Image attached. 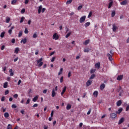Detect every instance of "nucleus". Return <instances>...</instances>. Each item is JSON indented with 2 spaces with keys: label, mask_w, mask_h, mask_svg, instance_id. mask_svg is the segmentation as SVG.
Segmentation results:
<instances>
[{
  "label": "nucleus",
  "mask_w": 129,
  "mask_h": 129,
  "mask_svg": "<svg viewBox=\"0 0 129 129\" xmlns=\"http://www.w3.org/2000/svg\"><path fill=\"white\" fill-rule=\"evenodd\" d=\"M12 32H13V30L12 29H10L8 31V33H9V35H12Z\"/></svg>",
  "instance_id": "52"
},
{
  "label": "nucleus",
  "mask_w": 129,
  "mask_h": 129,
  "mask_svg": "<svg viewBox=\"0 0 129 129\" xmlns=\"http://www.w3.org/2000/svg\"><path fill=\"white\" fill-rule=\"evenodd\" d=\"M91 83H92V81L89 80L86 82V86H90L91 85Z\"/></svg>",
  "instance_id": "13"
},
{
  "label": "nucleus",
  "mask_w": 129,
  "mask_h": 129,
  "mask_svg": "<svg viewBox=\"0 0 129 129\" xmlns=\"http://www.w3.org/2000/svg\"><path fill=\"white\" fill-rule=\"evenodd\" d=\"M37 37H38V35H37V34H36V33H34L33 35V39H36V38H37Z\"/></svg>",
  "instance_id": "40"
},
{
  "label": "nucleus",
  "mask_w": 129,
  "mask_h": 129,
  "mask_svg": "<svg viewBox=\"0 0 129 129\" xmlns=\"http://www.w3.org/2000/svg\"><path fill=\"white\" fill-rule=\"evenodd\" d=\"M62 72H63V68H60L58 75H61V74H62Z\"/></svg>",
  "instance_id": "31"
},
{
  "label": "nucleus",
  "mask_w": 129,
  "mask_h": 129,
  "mask_svg": "<svg viewBox=\"0 0 129 129\" xmlns=\"http://www.w3.org/2000/svg\"><path fill=\"white\" fill-rule=\"evenodd\" d=\"M119 92V96H121L122 93L123 92V90L120 91Z\"/></svg>",
  "instance_id": "45"
},
{
  "label": "nucleus",
  "mask_w": 129,
  "mask_h": 129,
  "mask_svg": "<svg viewBox=\"0 0 129 129\" xmlns=\"http://www.w3.org/2000/svg\"><path fill=\"white\" fill-rule=\"evenodd\" d=\"M55 54V51H52L49 54V56H52V55H54Z\"/></svg>",
  "instance_id": "59"
},
{
  "label": "nucleus",
  "mask_w": 129,
  "mask_h": 129,
  "mask_svg": "<svg viewBox=\"0 0 129 129\" xmlns=\"http://www.w3.org/2000/svg\"><path fill=\"white\" fill-rule=\"evenodd\" d=\"M63 76L61 77L60 79V83H62L63 82Z\"/></svg>",
  "instance_id": "50"
},
{
  "label": "nucleus",
  "mask_w": 129,
  "mask_h": 129,
  "mask_svg": "<svg viewBox=\"0 0 129 129\" xmlns=\"http://www.w3.org/2000/svg\"><path fill=\"white\" fill-rule=\"evenodd\" d=\"M20 43H23V44H26L27 43V38H24L21 40Z\"/></svg>",
  "instance_id": "21"
},
{
  "label": "nucleus",
  "mask_w": 129,
  "mask_h": 129,
  "mask_svg": "<svg viewBox=\"0 0 129 129\" xmlns=\"http://www.w3.org/2000/svg\"><path fill=\"white\" fill-rule=\"evenodd\" d=\"M12 108H17V106L16 105V104H13L12 105Z\"/></svg>",
  "instance_id": "53"
},
{
  "label": "nucleus",
  "mask_w": 129,
  "mask_h": 129,
  "mask_svg": "<svg viewBox=\"0 0 129 129\" xmlns=\"http://www.w3.org/2000/svg\"><path fill=\"white\" fill-rule=\"evenodd\" d=\"M91 112V109H90L89 110V111H88V112L87 113V114L88 115H89V114H90Z\"/></svg>",
  "instance_id": "54"
},
{
  "label": "nucleus",
  "mask_w": 129,
  "mask_h": 129,
  "mask_svg": "<svg viewBox=\"0 0 129 129\" xmlns=\"http://www.w3.org/2000/svg\"><path fill=\"white\" fill-rule=\"evenodd\" d=\"M110 2L109 3V5H108V9H110V8H111V7L112 6V5L113 4V1H110Z\"/></svg>",
  "instance_id": "19"
},
{
  "label": "nucleus",
  "mask_w": 129,
  "mask_h": 129,
  "mask_svg": "<svg viewBox=\"0 0 129 129\" xmlns=\"http://www.w3.org/2000/svg\"><path fill=\"white\" fill-rule=\"evenodd\" d=\"M22 83V80H19L18 82V85H20V84H21V83Z\"/></svg>",
  "instance_id": "60"
},
{
  "label": "nucleus",
  "mask_w": 129,
  "mask_h": 129,
  "mask_svg": "<svg viewBox=\"0 0 129 129\" xmlns=\"http://www.w3.org/2000/svg\"><path fill=\"white\" fill-rule=\"evenodd\" d=\"M30 101H31V99H28L27 101H26V104H29V103H30Z\"/></svg>",
  "instance_id": "56"
},
{
  "label": "nucleus",
  "mask_w": 129,
  "mask_h": 129,
  "mask_svg": "<svg viewBox=\"0 0 129 129\" xmlns=\"http://www.w3.org/2000/svg\"><path fill=\"white\" fill-rule=\"evenodd\" d=\"M121 100H119L117 102H116V105L117 106H120V105H121Z\"/></svg>",
  "instance_id": "17"
},
{
  "label": "nucleus",
  "mask_w": 129,
  "mask_h": 129,
  "mask_svg": "<svg viewBox=\"0 0 129 129\" xmlns=\"http://www.w3.org/2000/svg\"><path fill=\"white\" fill-rule=\"evenodd\" d=\"M121 86H119L118 89H117L118 92H119L120 91H121Z\"/></svg>",
  "instance_id": "46"
},
{
  "label": "nucleus",
  "mask_w": 129,
  "mask_h": 129,
  "mask_svg": "<svg viewBox=\"0 0 129 129\" xmlns=\"http://www.w3.org/2000/svg\"><path fill=\"white\" fill-rule=\"evenodd\" d=\"M121 111H122V108H120L116 112V113L119 114Z\"/></svg>",
  "instance_id": "20"
},
{
  "label": "nucleus",
  "mask_w": 129,
  "mask_h": 129,
  "mask_svg": "<svg viewBox=\"0 0 129 129\" xmlns=\"http://www.w3.org/2000/svg\"><path fill=\"white\" fill-rule=\"evenodd\" d=\"M25 12H26V9H23L21 10V14H25Z\"/></svg>",
  "instance_id": "44"
},
{
  "label": "nucleus",
  "mask_w": 129,
  "mask_h": 129,
  "mask_svg": "<svg viewBox=\"0 0 129 129\" xmlns=\"http://www.w3.org/2000/svg\"><path fill=\"white\" fill-rule=\"evenodd\" d=\"M127 4V0H124L120 3L121 6H125Z\"/></svg>",
  "instance_id": "8"
},
{
  "label": "nucleus",
  "mask_w": 129,
  "mask_h": 129,
  "mask_svg": "<svg viewBox=\"0 0 129 129\" xmlns=\"http://www.w3.org/2000/svg\"><path fill=\"white\" fill-rule=\"evenodd\" d=\"M94 77H95V75L94 74L92 75L89 78L90 80H92V79H94Z\"/></svg>",
  "instance_id": "33"
},
{
  "label": "nucleus",
  "mask_w": 129,
  "mask_h": 129,
  "mask_svg": "<svg viewBox=\"0 0 129 129\" xmlns=\"http://www.w3.org/2000/svg\"><path fill=\"white\" fill-rule=\"evenodd\" d=\"M68 77L70 78L71 77V72H69L68 75Z\"/></svg>",
  "instance_id": "57"
},
{
  "label": "nucleus",
  "mask_w": 129,
  "mask_h": 129,
  "mask_svg": "<svg viewBox=\"0 0 129 129\" xmlns=\"http://www.w3.org/2000/svg\"><path fill=\"white\" fill-rule=\"evenodd\" d=\"M85 28H87L89 26H90V22H87L84 25Z\"/></svg>",
  "instance_id": "28"
},
{
  "label": "nucleus",
  "mask_w": 129,
  "mask_h": 129,
  "mask_svg": "<svg viewBox=\"0 0 129 129\" xmlns=\"http://www.w3.org/2000/svg\"><path fill=\"white\" fill-rule=\"evenodd\" d=\"M124 121V118L122 117L119 120V121L118 122V124H121V123H122V122H123Z\"/></svg>",
  "instance_id": "11"
},
{
  "label": "nucleus",
  "mask_w": 129,
  "mask_h": 129,
  "mask_svg": "<svg viewBox=\"0 0 129 129\" xmlns=\"http://www.w3.org/2000/svg\"><path fill=\"white\" fill-rule=\"evenodd\" d=\"M89 42H90V40L89 39L85 40V41L84 42V44L85 45H88V44H89Z\"/></svg>",
  "instance_id": "26"
},
{
  "label": "nucleus",
  "mask_w": 129,
  "mask_h": 129,
  "mask_svg": "<svg viewBox=\"0 0 129 129\" xmlns=\"http://www.w3.org/2000/svg\"><path fill=\"white\" fill-rule=\"evenodd\" d=\"M71 108V105L68 104L67 106V110H69Z\"/></svg>",
  "instance_id": "29"
},
{
  "label": "nucleus",
  "mask_w": 129,
  "mask_h": 129,
  "mask_svg": "<svg viewBox=\"0 0 129 129\" xmlns=\"http://www.w3.org/2000/svg\"><path fill=\"white\" fill-rule=\"evenodd\" d=\"M5 97H2L1 99V101H5Z\"/></svg>",
  "instance_id": "64"
},
{
  "label": "nucleus",
  "mask_w": 129,
  "mask_h": 129,
  "mask_svg": "<svg viewBox=\"0 0 129 129\" xmlns=\"http://www.w3.org/2000/svg\"><path fill=\"white\" fill-rule=\"evenodd\" d=\"M84 51L85 52H89V48H87V49H85Z\"/></svg>",
  "instance_id": "55"
},
{
  "label": "nucleus",
  "mask_w": 129,
  "mask_h": 129,
  "mask_svg": "<svg viewBox=\"0 0 129 129\" xmlns=\"http://www.w3.org/2000/svg\"><path fill=\"white\" fill-rule=\"evenodd\" d=\"M37 106H38V104H34L33 105L32 107H37Z\"/></svg>",
  "instance_id": "63"
},
{
  "label": "nucleus",
  "mask_w": 129,
  "mask_h": 129,
  "mask_svg": "<svg viewBox=\"0 0 129 129\" xmlns=\"http://www.w3.org/2000/svg\"><path fill=\"white\" fill-rule=\"evenodd\" d=\"M93 95L94 97H97L98 96V91H95L93 92Z\"/></svg>",
  "instance_id": "14"
},
{
  "label": "nucleus",
  "mask_w": 129,
  "mask_h": 129,
  "mask_svg": "<svg viewBox=\"0 0 129 129\" xmlns=\"http://www.w3.org/2000/svg\"><path fill=\"white\" fill-rule=\"evenodd\" d=\"M0 37L1 38H4V37H5V32H3L1 33Z\"/></svg>",
  "instance_id": "37"
},
{
  "label": "nucleus",
  "mask_w": 129,
  "mask_h": 129,
  "mask_svg": "<svg viewBox=\"0 0 129 129\" xmlns=\"http://www.w3.org/2000/svg\"><path fill=\"white\" fill-rule=\"evenodd\" d=\"M19 51H20V48L19 47H17L15 49L14 53H16V54H18V53H19Z\"/></svg>",
  "instance_id": "22"
},
{
  "label": "nucleus",
  "mask_w": 129,
  "mask_h": 129,
  "mask_svg": "<svg viewBox=\"0 0 129 129\" xmlns=\"http://www.w3.org/2000/svg\"><path fill=\"white\" fill-rule=\"evenodd\" d=\"M9 90H7L5 91V95H8V94L9 93Z\"/></svg>",
  "instance_id": "58"
},
{
  "label": "nucleus",
  "mask_w": 129,
  "mask_h": 129,
  "mask_svg": "<svg viewBox=\"0 0 129 129\" xmlns=\"http://www.w3.org/2000/svg\"><path fill=\"white\" fill-rule=\"evenodd\" d=\"M22 35H23V32L20 31L18 34V37H22Z\"/></svg>",
  "instance_id": "38"
},
{
  "label": "nucleus",
  "mask_w": 129,
  "mask_h": 129,
  "mask_svg": "<svg viewBox=\"0 0 129 129\" xmlns=\"http://www.w3.org/2000/svg\"><path fill=\"white\" fill-rule=\"evenodd\" d=\"M7 129H12V125H11V124H9Z\"/></svg>",
  "instance_id": "42"
},
{
  "label": "nucleus",
  "mask_w": 129,
  "mask_h": 129,
  "mask_svg": "<svg viewBox=\"0 0 129 129\" xmlns=\"http://www.w3.org/2000/svg\"><path fill=\"white\" fill-rule=\"evenodd\" d=\"M55 95H56V92H55V90L53 89L52 91L51 96L52 97H55Z\"/></svg>",
  "instance_id": "15"
},
{
  "label": "nucleus",
  "mask_w": 129,
  "mask_h": 129,
  "mask_svg": "<svg viewBox=\"0 0 129 129\" xmlns=\"http://www.w3.org/2000/svg\"><path fill=\"white\" fill-rule=\"evenodd\" d=\"M55 59H56V57H55V56L53 57L51 60V61L54 62V61H55Z\"/></svg>",
  "instance_id": "49"
},
{
  "label": "nucleus",
  "mask_w": 129,
  "mask_h": 129,
  "mask_svg": "<svg viewBox=\"0 0 129 129\" xmlns=\"http://www.w3.org/2000/svg\"><path fill=\"white\" fill-rule=\"evenodd\" d=\"M9 73H10V76H14V72H13L12 69H10Z\"/></svg>",
  "instance_id": "24"
},
{
  "label": "nucleus",
  "mask_w": 129,
  "mask_h": 129,
  "mask_svg": "<svg viewBox=\"0 0 129 129\" xmlns=\"http://www.w3.org/2000/svg\"><path fill=\"white\" fill-rule=\"evenodd\" d=\"M107 56L108 57V59H109V61H112V60H113L112 55H111V54H110L109 53H107Z\"/></svg>",
  "instance_id": "9"
},
{
  "label": "nucleus",
  "mask_w": 129,
  "mask_h": 129,
  "mask_svg": "<svg viewBox=\"0 0 129 129\" xmlns=\"http://www.w3.org/2000/svg\"><path fill=\"white\" fill-rule=\"evenodd\" d=\"M66 89H67V87L66 86H64L63 88H62V91L60 93L61 96H63V95H64V93L66 92Z\"/></svg>",
  "instance_id": "5"
},
{
  "label": "nucleus",
  "mask_w": 129,
  "mask_h": 129,
  "mask_svg": "<svg viewBox=\"0 0 129 129\" xmlns=\"http://www.w3.org/2000/svg\"><path fill=\"white\" fill-rule=\"evenodd\" d=\"M112 27L113 32H115L116 31V29H117V27L115 26V24H113Z\"/></svg>",
  "instance_id": "18"
},
{
  "label": "nucleus",
  "mask_w": 129,
  "mask_h": 129,
  "mask_svg": "<svg viewBox=\"0 0 129 129\" xmlns=\"http://www.w3.org/2000/svg\"><path fill=\"white\" fill-rule=\"evenodd\" d=\"M52 38L54 39L55 40H58V39H59V36H58L56 33H54L53 35Z\"/></svg>",
  "instance_id": "6"
},
{
  "label": "nucleus",
  "mask_w": 129,
  "mask_h": 129,
  "mask_svg": "<svg viewBox=\"0 0 129 129\" xmlns=\"http://www.w3.org/2000/svg\"><path fill=\"white\" fill-rule=\"evenodd\" d=\"M116 116H117V114L116 113H112L110 115V117L111 118H115Z\"/></svg>",
  "instance_id": "4"
},
{
  "label": "nucleus",
  "mask_w": 129,
  "mask_h": 129,
  "mask_svg": "<svg viewBox=\"0 0 129 129\" xmlns=\"http://www.w3.org/2000/svg\"><path fill=\"white\" fill-rule=\"evenodd\" d=\"M3 87L4 88H7L8 87V82H6L4 83Z\"/></svg>",
  "instance_id": "32"
},
{
  "label": "nucleus",
  "mask_w": 129,
  "mask_h": 129,
  "mask_svg": "<svg viewBox=\"0 0 129 129\" xmlns=\"http://www.w3.org/2000/svg\"><path fill=\"white\" fill-rule=\"evenodd\" d=\"M129 110V105H127L126 107V111H128Z\"/></svg>",
  "instance_id": "61"
},
{
  "label": "nucleus",
  "mask_w": 129,
  "mask_h": 129,
  "mask_svg": "<svg viewBox=\"0 0 129 129\" xmlns=\"http://www.w3.org/2000/svg\"><path fill=\"white\" fill-rule=\"evenodd\" d=\"M82 6H80L78 7V11H80V10H81V9H82Z\"/></svg>",
  "instance_id": "51"
},
{
  "label": "nucleus",
  "mask_w": 129,
  "mask_h": 129,
  "mask_svg": "<svg viewBox=\"0 0 129 129\" xmlns=\"http://www.w3.org/2000/svg\"><path fill=\"white\" fill-rule=\"evenodd\" d=\"M86 19V16H84L80 19V23H82L85 22V19Z\"/></svg>",
  "instance_id": "3"
},
{
  "label": "nucleus",
  "mask_w": 129,
  "mask_h": 129,
  "mask_svg": "<svg viewBox=\"0 0 129 129\" xmlns=\"http://www.w3.org/2000/svg\"><path fill=\"white\" fill-rule=\"evenodd\" d=\"M29 0H25V4L28 5L29 4Z\"/></svg>",
  "instance_id": "62"
},
{
  "label": "nucleus",
  "mask_w": 129,
  "mask_h": 129,
  "mask_svg": "<svg viewBox=\"0 0 129 129\" xmlns=\"http://www.w3.org/2000/svg\"><path fill=\"white\" fill-rule=\"evenodd\" d=\"M18 96H19V95H18V94H15V95H13V97L14 98H18Z\"/></svg>",
  "instance_id": "47"
},
{
  "label": "nucleus",
  "mask_w": 129,
  "mask_h": 129,
  "mask_svg": "<svg viewBox=\"0 0 129 129\" xmlns=\"http://www.w3.org/2000/svg\"><path fill=\"white\" fill-rule=\"evenodd\" d=\"M105 88V84H101L100 86V90H103Z\"/></svg>",
  "instance_id": "10"
},
{
  "label": "nucleus",
  "mask_w": 129,
  "mask_h": 129,
  "mask_svg": "<svg viewBox=\"0 0 129 129\" xmlns=\"http://www.w3.org/2000/svg\"><path fill=\"white\" fill-rule=\"evenodd\" d=\"M71 34H72V32H69L66 35V38H69V37H70V36L71 35Z\"/></svg>",
  "instance_id": "27"
},
{
  "label": "nucleus",
  "mask_w": 129,
  "mask_h": 129,
  "mask_svg": "<svg viewBox=\"0 0 129 129\" xmlns=\"http://www.w3.org/2000/svg\"><path fill=\"white\" fill-rule=\"evenodd\" d=\"M123 78V75H119L117 78V80H118L119 81H120V80H122V79Z\"/></svg>",
  "instance_id": "12"
},
{
  "label": "nucleus",
  "mask_w": 129,
  "mask_h": 129,
  "mask_svg": "<svg viewBox=\"0 0 129 129\" xmlns=\"http://www.w3.org/2000/svg\"><path fill=\"white\" fill-rule=\"evenodd\" d=\"M114 16H115V11H112V13H111L112 18H113V17H114Z\"/></svg>",
  "instance_id": "30"
},
{
  "label": "nucleus",
  "mask_w": 129,
  "mask_h": 129,
  "mask_svg": "<svg viewBox=\"0 0 129 129\" xmlns=\"http://www.w3.org/2000/svg\"><path fill=\"white\" fill-rule=\"evenodd\" d=\"M38 98H39V96H38V95L35 96L34 98L33 99V101L34 102H36V101H37V100H38Z\"/></svg>",
  "instance_id": "16"
},
{
  "label": "nucleus",
  "mask_w": 129,
  "mask_h": 129,
  "mask_svg": "<svg viewBox=\"0 0 129 129\" xmlns=\"http://www.w3.org/2000/svg\"><path fill=\"white\" fill-rule=\"evenodd\" d=\"M24 20H25V17H22L21 18L20 23H23V22H24Z\"/></svg>",
  "instance_id": "41"
},
{
  "label": "nucleus",
  "mask_w": 129,
  "mask_h": 129,
  "mask_svg": "<svg viewBox=\"0 0 129 129\" xmlns=\"http://www.w3.org/2000/svg\"><path fill=\"white\" fill-rule=\"evenodd\" d=\"M11 42H12V44H15V43L16 42V39L15 38L12 39Z\"/></svg>",
  "instance_id": "48"
},
{
  "label": "nucleus",
  "mask_w": 129,
  "mask_h": 129,
  "mask_svg": "<svg viewBox=\"0 0 129 129\" xmlns=\"http://www.w3.org/2000/svg\"><path fill=\"white\" fill-rule=\"evenodd\" d=\"M95 68H97V69H100V62H97L95 63Z\"/></svg>",
  "instance_id": "7"
},
{
  "label": "nucleus",
  "mask_w": 129,
  "mask_h": 129,
  "mask_svg": "<svg viewBox=\"0 0 129 129\" xmlns=\"http://www.w3.org/2000/svg\"><path fill=\"white\" fill-rule=\"evenodd\" d=\"M4 116L6 118H8L10 116V114L8 112H5L4 114Z\"/></svg>",
  "instance_id": "23"
},
{
  "label": "nucleus",
  "mask_w": 129,
  "mask_h": 129,
  "mask_svg": "<svg viewBox=\"0 0 129 129\" xmlns=\"http://www.w3.org/2000/svg\"><path fill=\"white\" fill-rule=\"evenodd\" d=\"M17 2H18L17 0H12V1L11 2V5H16V4H17Z\"/></svg>",
  "instance_id": "25"
},
{
  "label": "nucleus",
  "mask_w": 129,
  "mask_h": 129,
  "mask_svg": "<svg viewBox=\"0 0 129 129\" xmlns=\"http://www.w3.org/2000/svg\"><path fill=\"white\" fill-rule=\"evenodd\" d=\"M45 11H46V9L43 8L42 6H40L38 8V14H41V12L43 13H45Z\"/></svg>",
  "instance_id": "2"
},
{
  "label": "nucleus",
  "mask_w": 129,
  "mask_h": 129,
  "mask_svg": "<svg viewBox=\"0 0 129 129\" xmlns=\"http://www.w3.org/2000/svg\"><path fill=\"white\" fill-rule=\"evenodd\" d=\"M10 21H11V19L10 18H6V23H10Z\"/></svg>",
  "instance_id": "39"
},
{
  "label": "nucleus",
  "mask_w": 129,
  "mask_h": 129,
  "mask_svg": "<svg viewBox=\"0 0 129 129\" xmlns=\"http://www.w3.org/2000/svg\"><path fill=\"white\" fill-rule=\"evenodd\" d=\"M24 33L25 34H29V30L27 28H25Z\"/></svg>",
  "instance_id": "43"
},
{
  "label": "nucleus",
  "mask_w": 129,
  "mask_h": 129,
  "mask_svg": "<svg viewBox=\"0 0 129 129\" xmlns=\"http://www.w3.org/2000/svg\"><path fill=\"white\" fill-rule=\"evenodd\" d=\"M92 16V12H90L89 13V15H88V18H91Z\"/></svg>",
  "instance_id": "36"
},
{
  "label": "nucleus",
  "mask_w": 129,
  "mask_h": 129,
  "mask_svg": "<svg viewBox=\"0 0 129 129\" xmlns=\"http://www.w3.org/2000/svg\"><path fill=\"white\" fill-rule=\"evenodd\" d=\"M43 58L41 57L39 59L37 60V63L38 64V67H42L43 66Z\"/></svg>",
  "instance_id": "1"
},
{
  "label": "nucleus",
  "mask_w": 129,
  "mask_h": 129,
  "mask_svg": "<svg viewBox=\"0 0 129 129\" xmlns=\"http://www.w3.org/2000/svg\"><path fill=\"white\" fill-rule=\"evenodd\" d=\"M95 71H96V70L91 69V71H90V74H93V73H94V72H95Z\"/></svg>",
  "instance_id": "34"
},
{
  "label": "nucleus",
  "mask_w": 129,
  "mask_h": 129,
  "mask_svg": "<svg viewBox=\"0 0 129 129\" xmlns=\"http://www.w3.org/2000/svg\"><path fill=\"white\" fill-rule=\"evenodd\" d=\"M72 2H73V0H68L66 4H67V5H70V4H71V3H72Z\"/></svg>",
  "instance_id": "35"
}]
</instances>
